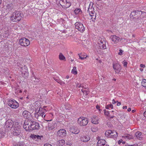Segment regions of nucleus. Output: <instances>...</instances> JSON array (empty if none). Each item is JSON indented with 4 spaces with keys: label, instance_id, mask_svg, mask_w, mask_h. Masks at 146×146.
I'll return each instance as SVG.
<instances>
[{
    "label": "nucleus",
    "instance_id": "obj_62",
    "mask_svg": "<svg viewBox=\"0 0 146 146\" xmlns=\"http://www.w3.org/2000/svg\"><path fill=\"white\" fill-rule=\"evenodd\" d=\"M121 143H122L123 145L125 143V141H123V140Z\"/></svg>",
    "mask_w": 146,
    "mask_h": 146
},
{
    "label": "nucleus",
    "instance_id": "obj_56",
    "mask_svg": "<svg viewBox=\"0 0 146 146\" xmlns=\"http://www.w3.org/2000/svg\"><path fill=\"white\" fill-rule=\"evenodd\" d=\"M49 127L50 128V129H54L55 127L54 126H51V127L50 126H49Z\"/></svg>",
    "mask_w": 146,
    "mask_h": 146
},
{
    "label": "nucleus",
    "instance_id": "obj_53",
    "mask_svg": "<svg viewBox=\"0 0 146 146\" xmlns=\"http://www.w3.org/2000/svg\"><path fill=\"white\" fill-rule=\"evenodd\" d=\"M0 84L1 85H4V86H5V84L4 83V82H3V81H0Z\"/></svg>",
    "mask_w": 146,
    "mask_h": 146
},
{
    "label": "nucleus",
    "instance_id": "obj_38",
    "mask_svg": "<svg viewBox=\"0 0 146 146\" xmlns=\"http://www.w3.org/2000/svg\"><path fill=\"white\" fill-rule=\"evenodd\" d=\"M71 72L72 74H73L75 75L77 74V71L76 69V67L74 66Z\"/></svg>",
    "mask_w": 146,
    "mask_h": 146
},
{
    "label": "nucleus",
    "instance_id": "obj_24",
    "mask_svg": "<svg viewBox=\"0 0 146 146\" xmlns=\"http://www.w3.org/2000/svg\"><path fill=\"white\" fill-rule=\"evenodd\" d=\"M99 118L96 116H94L91 118V122L94 124H97L99 123Z\"/></svg>",
    "mask_w": 146,
    "mask_h": 146
},
{
    "label": "nucleus",
    "instance_id": "obj_46",
    "mask_svg": "<svg viewBox=\"0 0 146 146\" xmlns=\"http://www.w3.org/2000/svg\"><path fill=\"white\" fill-rule=\"evenodd\" d=\"M96 108L100 112H101V110L100 109V107L99 106L97 105L96 106Z\"/></svg>",
    "mask_w": 146,
    "mask_h": 146
},
{
    "label": "nucleus",
    "instance_id": "obj_42",
    "mask_svg": "<svg viewBox=\"0 0 146 146\" xmlns=\"http://www.w3.org/2000/svg\"><path fill=\"white\" fill-rule=\"evenodd\" d=\"M122 63L125 67H127V62L125 60H124L122 62Z\"/></svg>",
    "mask_w": 146,
    "mask_h": 146
},
{
    "label": "nucleus",
    "instance_id": "obj_9",
    "mask_svg": "<svg viewBox=\"0 0 146 146\" xmlns=\"http://www.w3.org/2000/svg\"><path fill=\"white\" fill-rule=\"evenodd\" d=\"M8 104L9 106L14 109H16L19 106V103L15 100H10Z\"/></svg>",
    "mask_w": 146,
    "mask_h": 146
},
{
    "label": "nucleus",
    "instance_id": "obj_22",
    "mask_svg": "<svg viewBox=\"0 0 146 146\" xmlns=\"http://www.w3.org/2000/svg\"><path fill=\"white\" fill-rule=\"evenodd\" d=\"M80 139L81 141L85 142L88 141L90 139V138L87 135H83L80 136Z\"/></svg>",
    "mask_w": 146,
    "mask_h": 146
},
{
    "label": "nucleus",
    "instance_id": "obj_10",
    "mask_svg": "<svg viewBox=\"0 0 146 146\" xmlns=\"http://www.w3.org/2000/svg\"><path fill=\"white\" fill-rule=\"evenodd\" d=\"M22 76L24 77H27L29 74L27 68L25 65H23L22 66L20 67Z\"/></svg>",
    "mask_w": 146,
    "mask_h": 146
},
{
    "label": "nucleus",
    "instance_id": "obj_4",
    "mask_svg": "<svg viewBox=\"0 0 146 146\" xmlns=\"http://www.w3.org/2000/svg\"><path fill=\"white\" fill-rule=\"evenodd\" d=\"M56 3H59L64 8L69 7L71 5L70 3L67 1V0H57Z\"/></svg>",
    "mask_w": 146,
    "mask_h": 146
},
{
    "label": "nucleus",
    "instance_id": "obj_12",
    "mask_svg": "<svg viewBox=\"0 0 146 146\" xmlns=\"http://www.w3.org/2000/svg\"><path fill=\"white\" fill-rule=\"evenodd\" d=\"M5 126L7 129L10 130L14 126L13 121L11 119H8L5 122Z\"/></svg>",
    "mask_w": 146,
    "mask_h": 146
},
{
    "label": "nucleus",
    "instance_id": "obj_19",
    "mask_svg": "<svg viewBox=\"0 0 146 146\" xmlns=\"http://www.w3.org/2000/svg\"><path fill=\"white\" fill-rule=\"evenodd\" d=\"M113 68L115 70V72L117 73H119L121 70V66L117 64H113Z\"/></svg>",
    "mask_w": 146,
    "mask_h": 146
},
{
    "label": "nucleus",
    "instance_id": "obj_54",
    "mask_svg": "<svg viewBox=\"0 0 146 146\" xmlns=\"http://www.w3.org/2000/svg\"><path fill=\"white\" fill-rule=\"evenodd\" d=\"M117 106H119L121 105V103L120 102H118L117 101Z\"/></svg>",
    "mask_w": 146,
    "mask_h": 146
},
{
    "label": "nucleus",
    "instance_id": "obj_63",
    "mask_svg": "<svg viewBox=\"0 0 146 146\" xmlns=\"http://www.w3.org/2000/svg\"><path fill=\"white\" fill-rule=\"evenodd\" d=\"M69 78V76L68 75H67L66 77V78L67 79H68Z\"/></svg>",
    "mask_w": 146,
    "mask_h": 146
},
{
    "label": "nucleus",
    "instance_id": "obj_23",
    "mask_svg": "<svg viewBox=\"0 0 146 146\" xmlns=\"http://www.w3.org/2000/svg\"><path fill=\"white\" fill-rule=\"evenodd\" d=\"M79 57V59L81 60H84L88 57V56L85 53H81L78 54Z\"/></svg>",
    "mask_w": 146,
    "mask_h": 146
},
{
    "label": "nucleus",
    "instance_id": "obj_27",
    "mask_svg": "<svg viewBox=\"0 0 146 146\" xmlns=\"http://www.w3.org/2000/svg\"><path fill=\"white\" fill-rule=\"evenodd\" d=\"M70 131L71 132L75 134H77L79 132V131L78 130V129L74 127H73L70 128Z\"/></svg>",
    "mask_w": 146,
    "mask_h": 146
},
{
    "label": "nucleus",
    "instance_id": "obj_61",
    "mask_svg": "<svg viewBox=\"0 0 146 146\" xmlns=\"http://www.w3.org/2000/svg\"><path fill=\"white\" fill-rule=\"evenodd\" d=\"M144 115L145 117H146V111L144 113Z\"/></svg>",
    "mask_w": 146,
    "mask_h": 146
},
{
    "label": "nucleus",
    "instance_id": "obj_2",
    "mask_svg": "<svg viewBox=\"0 0 146 146\" xmlns=\"http://www.w3.org/2000/svg\"><path fill=\"white\" fill-rule=\"evenodd\" d=\"M46 111V110L44 108V107L43 108L40 107L38 109L35 110V116L37 119L40 116L42 117L43 115L45 113Z\"/></svg>",
    "mask_w": 146,
    "mask_h": 146
},
{
    "label": "nucleus",
    "instance_id": "obj_21",
    "mask_svg": "<svg viewBox=\"0 0 146 146\" xmlns=\"http://www.w3.org/2000/svg\"><path fill=\"white\" fill-rule=\"evenodd\" d=\"M88 11L90 12V16L89 17V19H90L92 21H94L96 18V13L94 11H90V9Z\"/></svg>",
    "mask_w": 146,
    "mask_h": 146
},
{
    "label": "nucleus",
    "instance_id": "obj_55",
    "mask_svg": "<svg viewBox=\"0 0 146 146\" xmlns=\"http://www.w3.org/2000/svg\"><path fill=\"white\" fill-rule=\"evenodd\" d=\"M132 146H138V145L137 143L134 144L133 145H131Z\"/></svg>",
    "mask_w": 146,
    "mask_h": 146
},
{
    "label": "nucleus",
    "instance_id": "obj_60",
    "mask_svg": "<svg viewBox=\"0 0 146 146\" xmlns=\"http://www.w3.org/2000/svg\"><path fill=\"white\" fill-rule=\"evenodd\" d=\"M127 107L126 106H123V108H122L123 109H127Z\"/></svg>",
    "mask_w": 146,
    "mask_h": 146
},
{
    "label": "nucleus",
    "instance_id": "obj_3",
    "mask_svg": "<svg viewBox=\"0 0 146 146\" xmlns=\"http://www.w3.org/2000/svg\"><path fill=\"white\" fill-rule=\"evenodd\" d=\"M21 132V127L18 122H16L14 124L13 129L12 133L14 135H20Z\"/></svg>",
    "mask_w": 146,
    "mask_h": 146
},
{
    "label": "nucleus",
    "instance_id": "obj_58",
    "mask_svg": "<svg viewBox=\"0 0 146 146\" xmlns=\"http://www.w3.org/2000/svg\"><path fill=\"white\" fill-rule=\"evenodd\" d=\"M61 81H61L59 80H56V81L57 82L60 84Z\"/></svg>",
    "mask_w": 146,
    "mask_h": 146
},
{
    "label": "nucleus",
    "instance_id": "obj_59",
    "mask_svg": "<svg viewBox=\"0 0 146 146\" xmlns=\"http://www.w3.org/2000/svg\"><path fill=\"white\" fill-rule=\"evenodd\" d=\"M131 108H128L127 109V111L128 112H129V111H131Z\"/></svg>",
    "mask_w": 146,
    "mask_h": 146
},
{
    "label": "nucleus",
    "instance_id": "obj_11",
    "mask_svg": "<svg viewBox=\"0 0 146 146\" xmlns=\"http://www.w3.org/2000/svg\"><path fill=\"white\" fill-rule=\"evenodd\" d=\"M76 28L81 32H83L85 31V27L83 24L78 22H76L75 24Z\"/></svg>",
    "mask_w": 146,
    "mask_h": 146
},
{
    "label": "nucleus",
    "instance_id": "obj_41",
    "mask_svg": "<svg viewBox=\"0 0 146 146\" xmlns=\"http://www.w3.org/2000/svg\"><path fill=\"white\" fill-rule=\"evenodd\" d=\"M23 142H19L16 143L13 145V146H23Z\"/></svg>",
    "mask_w": 146,
    "mask_h": 146
},
{
    "label": "nucleus",
    "instance_id": "obj_57",
    "mask_svg": "<svg viewBox=\"0 0 146 146\" xmlns=\"http://www.w3.org/2000/svg\"><path fill=\"white\" fill-rule=\"evenodd\" d=\"M64 84H65V83L62 81H61V82L60 83V85H63Z\"/></svg>",
    "mask_w": 146,
    "mask_h": 146
},
{
    "label": "nucleus",
    "instance_id": "obj_6",
    "mask_svg": "<svg viewBox=\"0 0 146 146\" xmlns=\"http://www.w3.org/2000/svg\"><path fill=\"white\" fill-rule=\"evenodd\" d=\"M88 123V119L87 118L81 117H79L78 120V123L81 126H85Z\"/></svg>",
    "mask_w": 146,
    "mask_h": 146
},
{
    "label": "nucleus",
    "instance_id": "obj_13",
    "mask_svg": "<svg viewBox=\"0 0 146 146\" xmlns=\"http://www.w3.org/2000/svg\"><path fill=\"white\" fill-rule=\"evenodd\" d=\"M31 121L28 120H25L24 124L23 127L26 131L31 130Z\"/></svg>",
    "mask_w": 146,
    "mask_h": 146
},
{
    "label": "nucleus",
    "instance_id": "obj_35",
    "mask_svg": "<svg viewBox=\"0 0 146 146\" xmlns=\"http://www.w3.org/2000/svg\"><path fill=\"white\" fill-rule=\"evenodd\" d=\"M104 111L105 115H106L108 117L111 118H112L114 116H110L109 111H107L105 109L104 110Z\"/></svg>",
    "mask_w": 146,
    "mask_h": 146
},
{
    "label": "nucleus",
    "instance_id": "obj_64",
    "mask_svg": "<svg viewBox=\"0 0 146 146\" xmlns=\"http://www.w3.org/2000/svg\"><path fill=\"white\" fill-rule=\"evenodd\" d=\"M135 111V110H132L131 112L132 113H134Z\"/></svg>",
    "mask_w": 146,
    "mask_h": 146
},
{
    "label": "nucleus",
    "instance_id": "obj_39",
    "mask_svg": "<svg viewBox=\"0 0 146 146\" xmlns=\"http://www.w3.org/2000/svg\"><path fill=\"white\" fill-rule=\"evenodd\" d=\"M141 84L143 86L146 88V80L143 79L142 81Z\"/></svg>",
    "mask_w": 146,
    "mask_h": 146
},
{
    "label": "nucleus",
    "instance_id": "obj_43",
    "mask_svg": "<svg viewBox=\"0 0 146 146\" xmlns=\"http://www.w3.org/2000/svg\"><path fill=\"white\" fill-rule=\"evenodd\" d=\"M98 130V128L96 127H93L92 128V131L93 132H96Z\"/></svg>",
    "mask_w": 146,
    "mask_h": 146
},
{
    "label": "nucleus",
    "instance_id": "obj_31",
    "mask_svg": "<svg viewBox=\"0 0 146 146\" xmlns=\"http://www.w3.org/2000/svg\"><path fill=\"white\" fill-rule=\"evenodd\" d=\"M128 40H127L126 39L124 38H120V42L121 43H126L128 42L131 43L133 42L132 41L130 40H129V41H128Z\"/></svg>",
    "mask_w": 146,
    "mask_h": 146
},
{
    "label": "nucleus",
    "instance_id": "obj_51",
    "mask_svg": "<svg viewBox=\"0 0 146 146\" xmlns=\"http://www.w3.org/2000/svg\"><path fill=\"white\" fill-rule=\"evenodd\" d=\"M44 146H52L49 143H46L44 145Z\"/></svg>",
    "mask_w": 146,
    "mask_h": 146
},
{
    "label": "nucleus",
    "instance_id": "obj_25",
    "mask_svg": "<svg viewBox=\"0 0 146 146\" xmlns=\"http://www.w3.org/2000/svg\"><path fill=\"white\" fill-rule=\"evenodd\" d=\"M121 137L122 138L126 140L131 139L133 138V137L132 135L128 134H125L124 135H121Z\"/></svg>",
    "mask_w": 146,
    "mask_h": 146
},
{
    "label": "nucleus",
    "instance_id": "obj_29",
    "mask_svg": "<svg viewBox=\"0 0 146 146\" xmlns=\"http://www.w3.org/2000/svg\"><path fill=\"white\" fill-rule=\"evenodd\" d=\"M30 137L34 140L36 141L38 139H40L41 137H42L38 135H36L34 134H32L30 135Z\"/></svg>",
    "mask_w": 146,
    "mask_h": 146
},
{
    "label": "nucleus",
    "instance_id": "obj_40",
    "mask_svg": "<svg viewBox=\"0 0 146 146\" xmlns=\"http://www.w3.org/2000/svg\"><path fill=\"white\" fill-rule=\"evenodd\" d=\"M5 133L1 129H0V139L3 138L5 136Z\"/></svg>",
    "mask_w": 146,
    "mask_h": 146
},
{
    "label": "nucleus",
    "instance_id": "obj_37",
    "mask_svg": "<svg viewBox=\"0 0 146 146\" xmlns=\"http://www.w3.org/2000/svg\"><path fill=\"white\" fill-rule=\"evenodd\" d=\"M105 108L106 109L108 110L112 109L113 108V106L112 104H110L106 105L105 106Z\"/></svg>",
    "mask_w": 146,
    "mask_h": 146
},
{
    "label": "nucleus",
    "instance_id": "obj_1",
    "mask_svg": "<svg viewBox=\"0 0 146 146\" xmlns=\"http://www.w3.org/2000/svg\"><path fill=\"white\" fill-rule=\"evenodd\" d=\"M23 15L19 12H13L10 16V20L13 22H17L21 20Z\"/></svg>",
    "mask_w": 146,
    "mask_h": 146
},
{
    "label": "nucleus",
    "instance_id": "obj_28",
    "mask_svg": "<svg viewBox=\"0 0 146 146\" xmlns=\"http://www.w3.org/2000/svg\"><path fill=\"white\" fill-rule=\"evenodd\" d=\"M135 135L137 138L139 140H141L143 137V135L142 134L141 132L138 131L136 132L135 134Z\"/></svg>",
    "mask_w": 146,
    "mask_h": 146
},
{
    "label": "nucleus",
    "instance_id": "obj_30",
    "mask_svg": "<svg viewBox=\"0 0 146 146\" xmlns=\"http://www.w3.org/2000/svg\"><path fill=\"white\" fill-rule=\"evenodd\" d=\"M90 43L91 42L90 41L88 40H87L83 41L82 44L83 46L85 47H87Z\"/></svg>",
    "mask_w": 146,
    "mask_h": 146
},
{
    "label": "nucleus",
    "instance_id": "obj_5",
    "mask_svg": "<svg viewBox=\"0 0 146 146\" xmlns=\"http://www.w3.org/2000/svg\"><path fill=\"white\" fill-rule=\"evenodd\" d=\"M105 134L106 136L113 138H116L118 135V133L116 131L110 130L107 131Z\"/></svg>",
    "mask_w": 146,
    "mask_h": 146
},
{
    "label": "nucleus",
    "instance_id": "obj_44",
    "mask_svg": "<svg viewBox=\"0 0 146 146\" xmlns=\"http://www.w3.org/2000/svg\"><path fill=\"white\" fill-rule=\"evenodd\" d=\"M81 91L82 92H83L84 94L85 95H87L88 94V92L86 90H85L83 89H82Z\"/></svg>",
    "mask_w": 146,
    "mask_h": 146
},
{
    "label": "nucleus",
    "instance_id": "obj_49",
    "mask_svg": "<svg viewBox=\"0 0 146 146\" xmlns=\"http://www.w3.org/2000/svg\"><path fill=\"white\" fill-rule=\"evenodd\" d=\"M117 102V101H115L114 99H113L112 101V103L113 104H115Z\"/></svg>",
    "mask_w": 146,
    "mask_h": 146
},
{
    "label": "nucleus",
    "instance_id": "obj_20",
    "mask_svg": "<svg viewBox=\"0 0 146 146\" xmlns=\"http://www.w3.org/2000/svg\"><path fill=\"white\" fill-rule=\"evenodd\" d=\"M106 141L103 139H99L97 143V146H109L106 143Z\"/></svg>",
    "mask_w": 146,
    "mask_h": 146
},
{
    "label": "nucleus",
    "instance_id": "obj_8",
    "mask_svg": "<svg viewBox=\"0 0 146 146\" xmlns=\"http://www.w3.org/2000/svg\"><path fill=\"white\" fill-rule=\"evenodd\" d=\"M98 44L101 49H105L106 48V42L104 39L99 38L98 41Z\"/></svg>",
    "mask_w": 146,
    "mask_h": 146
},
{
    "label": "nucleus",
    "instance_id": "obj_32",
    "mask_svg": "<svg viewBox=\"0 0 146 146\" xmlns=\"http://www.w3.org/2000/svg\"><path fill=\"white\" fill-rule=\"evenodd\" d=\"M6 7L7 9H8L9 11H10L13 8V5L12 3H10L7 4Z\"/></svg>",
    "mask_w": 146,
    "mask_h": 146
},
{
    "label": "nucleus",
    "instance_id": "obj_45",
    "mask_svg": "<svg viewBox=\"0 0 146 146\" xmlns=\"http://www.w3.org/2000/svg\"><path fill=\"white\" fill-rule=\"evenodd\" d=\"M123 50L121 49H120L119 50V52L118 53L119 55L121 56L123 54Z\"/></svg>",
    "mask_w": 146,
    "mask_h": 146
},
{
    "label": "nucleus",
    "instance_id": "obj_7",
    "mask_svg": "<svg viewBox=\"0 0 146 146\" xmlns=\"http://www.w3.org/2000/svg\"><path fill=\"white\" fill-rule=\"evenodd\" d=\"M19 43L20 45L24 46H27L30 44L29 40L25 38H23L19 40Z\"/></svg>",
    "mask_w": 146,
    "mask_h": 146
},
{
    "label": "nucleus",
    "instance_id": "obj_47",
    "mask_svg": "<svg viewBox=\"0 0 146 146\" xmlns=\"http://www.w3.org/2000/svg\"><path fill=\"white\" fill-rule=\"evenodd\" d=\"M66 144L67 145H71L72 143L70 141H68L66 143Z\"/></svg>",
    "mask_w": 146,
    "mask_h": 146
},
{
    "label": "nucleus",
    "instance_id": "obj_15",
    "mask_svg": "<svg viewBox=\"0 0 146 146\" xmlns=\"http://www.w3.org/2000/svg\"><path fill=\"white\" fill-rule=\"evenodd\" d=\"M57 134L58 136L63 138L66 136V131L64 129H61L57 131Z\"/></svg>",
    "mask_w": 146,
    "mask_h": 146
},
{
    "label": "nucleus",
    "instance_id": "obj_26",
    "mask_svg": "<svg viewBox=\"0 0 146 146\" xmlns=\"http://www.w3.org/2000/svg\"><path fill=\"white\" fill-rule=\"evenodd\" d=\"M22 115L24 117L27 119L30 117L31 114L29 111L25 110L23 112Z\"/></svg>",
    "mask_w": 146,
    "mask_h": 146
},
{
    "label": "nucleus",
    "instance_id": "obj_36",
    "mask_svg": "<svg viewBox=\"0 0 146 146\" xmlns=\"http://www.w3.org/2000/svg\"><path fill=\"white\" fill-rule=\"evenodd\" d=\"M59 58L60 60H65V57L61 53H60L59 54Z\"/></svg>",
    "mask_w": 146,
    "mask_h": 146
},
{
    "label": "nucleus",
    "instance_id": "obj_16",
    "mask_svg": "<svg viewBox=\"0 0 146 146\" xmlns=\"http://www.w3.org/2000/svg\"><path fill=\"white\" fill-rule=\"evenodd\" d=\"M41 103L40 101H36L35 102L32 104L31 108L32 109L36 110L38 109L40 107Z\"/></svg>",
    "mask_w": 146,
    "mask_h": 146
},
{
    "label": "nucleus",
    "instance_id": "obj_50",
    "mask_svg": "<svg viewBox=\"0 0 146 146\" xmlns=\"http://www.w3.org/2000/svg\"><path fill=\"white\" fill-rule=\"evenodd\" d=\"M140 67L141 68H144L145 67V65L143 64H140Z\"/></svg>",
    "mask_w": 146,
    "mask_h": 146
},
{
    "label": "nucleus",
    "instance_id": "obj_17",
    "mask_svg": "<svg viewBox=\"0 0 146 146\" xmlns=\"http://www.w3.org/2000/svg\"><path fill=\"white\" fill-rule=\"evenodd\" d=\"M110 38L115 44H117L120 42V38L115 35H112L110 36Z\"/></svg>",
    "mask_w": 146,
    "mask_h": 146
},
{
    "label": "nucleus",
    "instance_id": "obj_48",
    "mask_svg": "<svg viewBox=\"0 0 146 146\" xmlns=\"http://www.w3.org/2000/svg\"><path fill=\"white\" fill-rule=\"evenodd\" d=\"M122 141H123V140L122 139H120V140H119L117 142H118V143L119 144H121V143H122Z\"/></svg>",
    "mask_w": 146,
    "mask_h": 146
},
{
    "label": "nucleus",
    "instance_id": "obj_18",
    "mask_svg": "<svg viewBox=\"0 0 146 146\" xmlns=\"http://www.w3.org/2000/svg\"><path fill=\"white\" fill-rule=\"evenodd\" d=\"M145 13V12H142L141 11H134L131 13V15L132 16H134V17H133L134 18H135L136 17H139V15H141L142 14H144Z\"/></svg>",
    "mask_w": 146,
    "mask_h": 146
},
{
    "label": "nucleus",
    "instance_id": "obj_34",
    "mask_svg": "<svg viewBox=\"0 0 146 146\" xmlns=\"http://www.w3.org/2000/svg\"><path fill=\"white\" fill-rule=\"evenodd\" d=\"M74 12L76 15L80 14L82 13L81 9L79 8H76L74 11Z\"/></svg>",
    "mask_w": 146,
    "mask_h": 146
},
{
    "label": "nucleus",
    "instance_id": "obj_52",
    "mask_svg": "<svg viewBox=\"0 0 146 146\" xmlns=\"http://www.w3.org/2000/svg\"><path fill=\"white\" fill-rule=\"evenodd\" d=\"M77 87H78V88H80V87H82V86L81 84H78L77 85Z\"/></svg>",
    "mask_w": 146,
    "mask_h": 146
},
{
    "label": "nucleus",
    "instance_id": "obj_33",
    "mask_svg": "<svg viewBox=\"0 0 146 146\" xmlns=\"http://www.w3.org/2000/svg\"><path fill=\"white\" fill-rule=\"evenodd\" d=\"M65 143V141L64 140L61 139L58 141L57 142V145L59 146L64 145Z\"/></svg>",
    "mask_w": 146,
    "mask_h": 146
},
{
    "label": "nucleus",
    "instance_id": "obj_14",
    "mask_svg": "<svg viewBox=\"0 0 146 146\" xmlns=\"http://www.w3.org/2000/svg\"><path fill=\"white\" fill-rule=\"evenodd\" d=\"M31 130L37 129L40 128V126L38 123L35 121L32 122L31 121Z\"/></svg>",
    "mask_w": 146,
    "mask_h": 146
}]
</instances>
